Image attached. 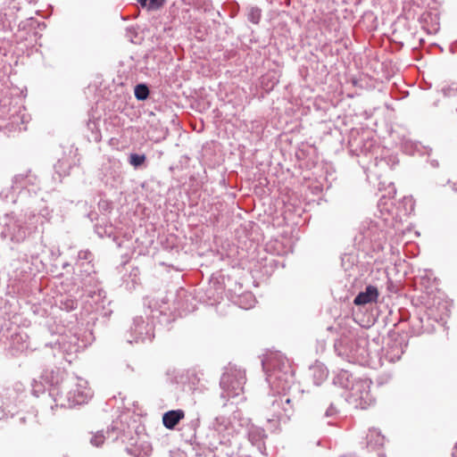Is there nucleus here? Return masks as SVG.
<instances>
[{"label":"nucleus","mask_w":457,"mask_h":457,"mask_svg":"<svg viewBox=\"0 0 457 457\" xmlns=\"http://www.w3.org/2000/svg\"><path fill=\"white\" fill-rule=\"evenodd\" d=\"M385 443V436L377 428L369 429L367 434V445L369 447L375 449L382 446Z\"/></svg>","instance_id":"nucleus-18"},{"label":"nucleus","mask_w":457,"mask_h":457,"mask_svg":"<svg viewBox=\"0 0 457 457\" xmlns=\"http://www.w3.org/2000/svg\"><path fill=\"white\" fill-rule=\"evenodd\" d=\"M378 297V288L374 286H368L365 291L360 292L354 298L353 303L356 305H364L370 303L377 302Z\"/></svg>","instance_id":"nucleus-12"},{"label":"nucleus","mask_w":457,"mask_h":457,"mask_svg":"<svg viewBox=\"0 0 457 457\" xmlns=\"http://www.w3.org/2000/svg\"><path fill=\"white\" fill-rule=\"evenodd\" d=\"M184 417L185 412L182 410L169 411L162 416L163 426L168 429H173Z\"/></svg>","instance_id":"nucleus-14"},{"label":"nucleus","mask_w":457,"mask_h":457,"mask_svg":"<svg viewBox=\"0 0 457 457\" xmlns=\"http://www.w3.org/2000/svg\"><path fill=\"white\" fill-rule=\"evenodd\" d=\"M245 297V298H249L251 303L248 305H241V307L244 308V309H249V308L253 307V303H254V299H253V295H247Z\"/></svg>","instance_id":"nucleus-28"},{"label":"nucleus","mask_w":457,"mask_h":457,"mask_svg":"<svg viewBox=\"0 0 457 457\" xmlns=\"http://www.w3.org/2000/svg\"><path fill=\"white\" fill-rule=\"evenodd\" d=\"M37 202V199L34 197L32 198L29 203V206L27 210L25 211L24 216L27 220L30 222L31 225H33L32 220L37 216V209L34 207V204Z\"/></svg>","instance_id":"nucleus-22"},{"label":"nucleus","mask_w":457,"mask_h":457,"mask_svg":"<svg viewBox=\"0 0 457 457\" xmlns=\"http://www.w3.org/2000/svg\"><path fill=\"white\" fill-rule=\"evenodd\" d=\"M76 305H77L76 303L74 301L71 300V301L67 302L65 308L67 310H73L76 308Z\"/></svg>","instance_id":"nucleus-29"},{"label":"nucleus","mask_w":457,"mask_h":457,"mask_svg":"<svg viewBox=\"0 0 457 457\" xmlns=\"http://www.w3.org/2000/svg\"><path fill=\"white\" fill-rule=\"evenodd\" d=\"M138 3L141 4V6L143 7H148V3H149V0H138Z\"/></svg>","instance_id":"nucleus-30"},{"label":"nucleus","mask_w":457,"mask_h":457,"mask_svg":"<svg viewBox=\"0 0 457 457\" xmlns=\"http://www.w3.org/2000/svg\"><path fill=\"white\" fill-rule=\"evenodd\" d=\"M3 230L1 236L14 243L23 242L28 236V228L21 218L13 213H6L2 219Z\"/></svg>","instance_id":"nucleus-7"},{"label":"nucleus","mask_w":457,"mask_h":457,"mask_svg":"<svg viewBox=\"0 0 457 457\" xmlns=\"http://www.w3.org/2000/svg\"><path fill=\"white\" fill-rule=\"evenodd\" d=\"M262 365L266 380L278 394L270 397L263 416L269 423L287 420L295 411L292 399L287 395L294 383V370L289 360L280 353H271L262 361Z\"/></svg>","instance_id":"nucleus-1"},{"label":"nucleus","mask_w":457,"mask_h":457,"mask_svg":"<svg viewBox=\"0 0 457 457\" xmlns=\"http://www.w3.org/2000/svg\"><path fill=\"white\" fill-rule=\"evenodd\" d=\"M66 361H69V362H71V360H69L68 356L65 355Z\"/></svg>","instance_id":"nucleus-34"},{"label":"nucleus","mask_w":457,"mask_h":457,"mask_svg":"<svg viewBox=\"0 0 457 457\" xmlns=\"http://www.w3.org/2000/svg\"><path fill=\"white\" fill-rule=\"evenodd\" d=\"M247 435L251 444L262 451V448L264 445L263 440L267 436L265 430L262 428L252 424L248 428Z\"/></svg>","instance_id":"nucleus-13"},{"label":"nucleus","mask_w":457,"mask_h":457,"mask_svg":"<svg viewBox=\"0 0 457 457\" xmlns=\"http://www.w3.org/2000/svg\"><path fill=\"white\" fill-rule=\"evenodd\" d=\"M93 260V254L88 250H82L79 252L78 254V269L82 270L84 268V271L87 274H91L94 272V265L91 263Z\"/></svg>","instance_id":"nucleus-15"},{"label":"nucleus","mask_w":457,"mask_h":457,"mask_svg":"<svg viewBox=\"0 0 457 457\" xmlns=\"http://www.w3.org/2000/svg\"><path fill=\"white\" fill-rule=\"evenodd\" d=\"M432 165L436 167V166H438V163L436 162H432Z\"/></svg>","instance_id":"nucleus-32"},{"label":"nucleus","mask_w":457,"mask_h":457,"mask_svg":"<svg viewBox=\"0 0 457 457\" xmlns=\"http://www.w3.org/2000/svg\"><path fill=\"white\" fill-rule=\"evenodd\" d=\"M145 154H131L129 155V163L134 166L135 168H137L141 166L145 161Z\"/></svg>","instance_id":"nucleus-24"},{"label":"nucleus","mask_w":457,"mask_h":457,"mask_svg":"<svg viewBox=\"0 0 457 457\" xmlns=\"http://www.w3.org/2000/svg\"><path fill=\"white\" fill-rule=\"evenodd\" d=\"M105 439V435L103 431H98L90 439V443L95 446H100L103 445Z\"/></svg>","instance_id":"nucleus-25"},{"label":"nucleus","mask_w":457,"mask_h":457,"mask_svg":"<svg viewBox=\"0 0 457 457\" xmlns=\"http://www.w3.org/2000/svg\"><path fill=\"white\" fill-rule=\"evenodd\" d=\"M388 228L389 224L385 218L365 219L361 222L355 238L380 246L382 242L386 239Z\"/></svg>","instance_id":"nucleus-3"},{"label":"nucleus","mask_w":457,"mask_h":457,"mask_svg":"<svg viewBox=\"0 0 457 457\" xmlns=\"http://www.w3.org/2000/svg\"><path fill=\"white\" fill-rule=\"evenodd\" d=\"M338 415V411L337 409L334 406L333 403H331L328 408L326 410V411L324 412V414L322 415L321 419L324 420V419H328V420L327 421V424L328 426H331L333 425V420L337 417Z\"/></svg>","instance_id":"nucleus-21"},{"label":"nucleus","mask_w":457,"mask_h":457,"mask_svg":"<svg viewBox=\"0 0 457 457\" xmlns=\"http://www.w3.org/2000/svg\"><path fill=\"white\" fill-rule=\"evenodd\" d=\"M54 347L67 356L76 353L79 349L78 338L75 336H60L57 342L54 343Z\"/></svg>","instance_id":"nucleus-10"},{"label":"nucleus","mask_w":457,"mask_h":457,"mask_svg":"<svg viewBox=\"0 0 457 457\" xmlns=\"http://www.w3.org/2000/svg\"><path fill=\"white\" fill-rule=\"evenodd\" d=\"M164 0H149L148 9L156 10L163 4Z\"/></svg>","instance_id":"nucleus-26"},{"label":"nucleus","mask_w":457,"mask_h":457,"mask_svg":"<svg viewBox=\"0 0 457 457\" xmlns=\"http://www.w3.org/2000/svg\"><path fill=\"white\" fill-rule=\"evenodd\" d=\"M134 94L137 100L144 101L149 96V88L145 84H138L135 87Z\"/></svg>","instance_id":"nucleus-20"},{"label":"nucleus","mask_w":457,"mask_h":457,"mask_svg":"<svg viewBox=\"0 0 457 457\" xmlns=\"http://www.w3.org/2000/svg\"><path fill=\"white\" fill-rule=\"evenodd\" d=\"M313 383L317 386L320 385L328 378V370L324 364L316 362L310 368Z\"/></svg>","instance_id":"nucleus-17"},{"label":"nucleus","mask_w":457,"mask_h":457,"mask_svg":"<svg viewBox=\"0 0 457 457\" xmlns=\"http://www.w3.org/2000/svg\"><path fill=\"white\" fill-rule=\"evenodd\" d=\"M129 333L131 338H129L128 342L130 344L152 341L154 337L153 323L145 320L142 316H137L133 319Z\"/></svg>","instance_id":"nucleus-8"},{"label":"nucleus","mask_w":457,"mask_h":457,"mask_svg":"<svg viewBox=\"0 0 457 457\" xmlns=\"http://www.w3.org/2000/svg\"><path fill=\"white\" fill-rule=\"evenodd\" d=\"M245 383V373L244 370L233 367L227 369L220 382L222 389L221 397L228 399L238 396L244 391Z\"/></svg>","instance_id":"nucleus-5"},{"label":"nucleus","mask_w":457,"mask_h":457,"mask_svg":"<svg viewBox=\"0 0 457 457\" xmlns=\"http://www.w3.org/2000/svg\"><path fill=\"white\" fill-rule=\"evenodd\" d=\"M335 348L338 355L346 358L349 361L363 363L370 356L368 340L364 337L354 340L341 339L336 343Z\"/></svg>","instance_id":"nucleus-4"},{"label":"nucleus","mask_w":457,"mask_h":457,"mask_svg":"<svg viewBox=\"0 0 457 457\" xmlns=\"http://www.w3.org/2000/svg\"><path fill=\"white\" fill-rule=\"evenodd\" d=\"M342 457H354L353 455L342 456Z\"/></svg>","instance_id":"nucleus-37"},{"label":"nucleus","mask_w":457,"mask_h":457,"mask_svg":"<svg viewBox=\"0 0 457 457\" xmlns=\"http://www.w3.org/2000/svg\"><path fill=\"white\" fill-rule=\"evenodd\" d=\"M406 345L403 340H394L387 344L385 357L390 362L397 361L404 353Z\"/></svg>","instance_id":"nucleus-11"},{"label":"nucleus","mask_w":457,"mask_h":457,"mask_svg":"<svg viewBox=\"0 0 457 457\" xmlns=\"http://www.w3.org/2000/svg\"><path fill=\"white\" fill-rule=\"evenodd\" d=\"M66 361H69V362H71V360H69L68 356L65 355Z\"/></svg>","instance_id":"nucleus-33"},{"label":"nucleus","mask_w":457,"mask_h":457,"mask_svg":"<svg viewBox=\"0 0 457 457\" xmlns=\"http://www.w3.org/2000/svg\"><path fill=\"white\" fill-rule=\"evenodd\" d=\"M452 456L453 457H457V444L455 445V447H454V450H453V452L452 453Z\"/></svg>","instance_id":"nucleus-31"},{"label":"nucleus","mask_w":457,"mask_h":457,"mask_svg":"<svg viewBox=\"0 0 457 457\" xmlns=\"http://www.w3.org/2000/svg\"><path fill=\"white\" fill-rule=\"evenodd\" d=\"M353 383L354 380L353 379L352 374L345 370H339L333 378V384L335 386L349 389L350 391Z\"/></svg>","instance_id":"nucleus-16"},{"label":"nucleus","mask_w":457,"mask_h":457,"mask_svg":"<svg viewBox=\"0 0 457 457\" xmlns=\"http://www.w3.org/2000/svg\"><path fill=\"white\" fill-rule=\"evenodd\" d=\"M261 17L262 11L260 8L253 6L248 9L247 18L251 22L258 24L261 20Z\"/></svg>","instance_id":"nucleus-23"},{"label":"nucleus","mask_w":457,"mask_h":457,"mask_svg":"<svg viewBox=\"0 0 457 457\" xmlns=\"http://www.w3.org/2000/svg\"><path fill=\"white\" fill-rule=\"evenodd\" d=\"M16 190L20 191V186L19 185L16 186L12 182V185L10 187L4 188L0 192V198L5 202H9V201L12 202V203H16L18 201L20 202L19 195L17 197H15Z\"/></svg>","instance_id":"nucleus-19"},{"label":"nucleus","mask_w":457,"mask_h":457,"mask_svg":"<svg viewBox=\"0 0 457 457\" xmlns=\"http://www.w3.org/2000/svg\"><path fill=\"white\" fill-rule=\"evenodd\" d=\"M38 215L48 220L50 218V212L47 208H45L39 212Z\"/></svg>","instance_id":"nucleus-27"},{"label":"nucleus","mask_w":457,"mask_h":457,"mask_svg":"<svg viewBox=\"0 0 457 457\" xmlns=\"http://www.w3.org/2000/svg\"><path fill=\"white\" fill-rule=\"evenodd\" d=\"M448 90H449V92L447 94L451 95V92H450L451 88H449ZM445 92L446 93V90H445Z\"/></svg>","instance_id":"nucleus-35"},{"label":"nucleus","mask_w":457,"mask_h":457,"mask_svg":"<svg viewBox=\"0 0 457 457\" xmlns=\"http://www.w3.org/2000/svg\"><path fill=\"white\" fill-rule=\"evenodd\" d=\"M41 378L49 384V396L56 406L71 408L87 403L92 397L93 393L84 378L68 377L59 384L58 373L54 370L44 371Z\"/></svg>","instance_id":"nucleus-2"},{"label":"nucleus","mask_w":457,"mask_h":457,"mask_svg":"<svg viewBox=\"0 0 457 457\" xmlns=\"http://www.w3.org/2000/svg\"><path fill=\"white\" fill-rule=\"evenodd\" d=\"M320 444H321V441H320V440H319V441L317 442V445H320Z\"/></svg>","instance_id":"nucleus-36"},{"label":"nucleus","mask_w":457,"mask_h":457,"mask_svg":"<svg viewBox=\"0 0 457 457\" xmlns=\"http://www.w3.org/2000/svg\"><path fill=\"white\" fill-rule=\"evenodd\" d=\"M372 382L368 378L354 379L351 391L346 395V400L355 408L367 409L375 399L370 393Z\"/></svg>","instance_id":"nucleus-6"},{"label":"nucleus","mask_w":457,"mask_h":457,"mask_svg":"<svg viewBox=\"0 0 457 457\" xmlns=\"http://www.w3.org/2000/svg\"><path fill=\"white\" fill-rule=\"evenodd\" d=\"M38 179L30 173L28 174H18L13 177V183L16 186H20L19 199L21 203H24L27 195L30 191L37 193L38 187Z\"/></svg>","instance_id":"nucleus-9"}]
</instances>
